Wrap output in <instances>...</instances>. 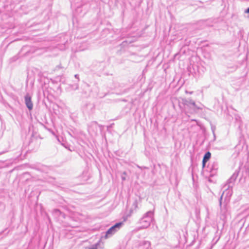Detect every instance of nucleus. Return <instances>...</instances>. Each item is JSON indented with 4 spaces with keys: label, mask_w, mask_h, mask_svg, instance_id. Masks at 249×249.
<instances>
[{
    "label": "nucleus",
    "mask_w": 249,
    "mask_h": 249,
    "mask_svg": "<svg viewBox=\"0 0 249 249\" xmlns=\"http://www.w3.org/2000/svg\"><path fill=\"white\" fill-rule=\"evenodd\" d=\"M53 214L55 216L58 217H62L63 218L65 217V214L61 212L59 209H55L53 210Z\"/></svg>",
    "instance_id": "1a4fd4ad"
},
{
    "label": "nucleus",
    "mask_w": 249,
    "mask_h": 249,
    "mask_svg": "<svg viewBox=\"0 0 249 249\" xmlns=\"http://www.w3.org/2000/svg\"><path fill=\"white\" fill-rule=\"evenodd\" d=\"M95 106L92 103H88L83 107V110L85 113L90 114L93 113Z\"/></svg>",
    "instance_id": "423d86ee"
},
{
    "label": "nucleus",
    "mask_w": 249,
    "mask_h": 249,
    "mask_svg": "<svg viewBox=\"0 0 249 249\" xmlns=\"http://www.w3.org/2000/svg\"><path fill=\"white\" fill-rule=\"evenodd\" d=\"M74 77L76 78H77V79H79V75L78 74H75L74 75Z\"/></svg>",
    "instance_id": "aec40b11"
},
{
    "label": "nucleus",
    "mask_w": 249,
    "mask_h": 249,
    "mask_svg": "<svg viewBox=\"0 0 249 249\" xmlns=\"http://www.w3.org/2000/svg\"><path fill=\"white\" fill-rule=\"evenodd\" d=\"M185 93L187 94H192L193 93V91H188L187 90H186Z\"/></svg>",
    "instance_id": "f3484780"
},
{
    "label": "nucleus",
    "mask_w": 249,
    "mask_h": 249,
    "mask_svg": "<svg viewBox=\"0 0 249 249\" xmlns=\"http://www.w3.org/2000/svg\"><path fill=\"white\" fill-rule=\"evenodd\" d=\"M153 212L149 211L146 213L143 217L140 220V222L142 224L143 228H147L150 226L153 217Z\"/></svg>",
    "instance_id": "f03ea898"
},
{
    "label": "nucleus",
    "mask_w": 249,
    "mask_h": 249,
    "mask_svg": "<svg viewBox=\"0 0 249 249\" xmlns=\"http://www.w3.org/2000/svg\"><path fill=\"white\" fill-rule=\"evenodd\" d=\"M210 176H213L215 175L218 169V163L217 161H213L211 164L210 165Z\"/></svg>",
    "instance_id": "6e6552de"
},
{
    "label": "nucleus",
    "mask_w": 249,
    "mask_h": 249,
    "mask_svg": "<svg viewBox=\"0 0 249 249\" xmlns=\"http://www.w3.org/2000/svg\"><path fill=\"white\" fill-rule=\"evenodd\" d=\"M121 178H122V180H123V181L125 180V177L123 176V175L122 176Z\"/></svg>",
    "instance_id": "6ab92c4d"
},
{
    "label": "nucleus",
    "mask_w": 249,
    "mask_h": 249,
    "mask_svg": "<svg viewBox=\"0 0 249 249\" xmlns=\"http://www.w3.org/2000/svg\"><path fill=\"white\" fill-rule=\"evenodd\" d=\"M18 59V56H14L10 59V62L11 63L14 62L16 61Z\"/></svg>",
    "instance_id": "ddd939ff"
},
{
    "label": "nucleus",
    "mask_w": 249,
    "mask_h": 249,
    "mask_svg": "<svg viewBox=\"0 0 249 249\" xmlns=\"http://www.w3.org/2000/svg\"><path fill=\"white\" fill-rule=\"evenodd\" d=\"M2 232H3V231L0 232V234H2Z\"/></svg>",
    "instance_id": "5701e85b"
},
{
    "label": "nucleus",
    "mask_w": 249,
    "mask_h": 249,
    "mask_svg": "<svg viewBox=\"0 0 249 249\" xmlns=\"http://www.w3.org/2000/svg\"><path fill=\"white\" fill-rule=\"evenodd\" d=\"M25 99V104L26 105V107L28 108L29 110H31L33 108V104L32 101V99L31 96L27 93L24 96Z\"/></svg>",
    "instance_id": "0eeeda50"
},
{
    "label": "nucleus",
    "mask_w": 249,
    "mask_h": 249,
    "mask_svg": "<svg viewBox=\"0 0 249 249\" xmlns=\"http://www.w3.org/2000/svg\"><path fill=\"white\" fill-rule=\"evenodd\" d=\"M100 242L92 245L90 247H85V249H98V246L99 245Z\"/></svg>",
    "instance_id": "9b49d317"
},
{
    "label": "nucleus",
    "mask_w": 249,
    "mask_h": 249,
    "mask_svg": "<svg viewBox=\"0 0 249 249\" xmlns=\"http://www.w3.org/2000/svg\"><path fill=\"white\" fill-rule=\"evenodd\" d=\"M114 124L113 123L112 124H110V125L109 126H107V128H111L112 127V125Z\"/></svg>",
    "instance_id": "412c9836"
},
{
    "label": "nucleus",
    "mask_w": 249,
    "mask_h": 249,
    "mask_svg": "<svg viewBox=\"0 0 249 249\" xmlns=\"http://www.w3.org/2000/svg\"><path fill=\"white\" fill-rule=\"evenodd\" d=\"M123 175H126V172H123Z\"/></svg>",
    "instance_id": "4be33fe9"
},
{
    "label": "nucleus",
    "mask_w": 249,
    "mask_h": 249,
    "mask_svg": "<svg viewBox=\"0 0 249 249\" xmlns=\"http://www.w3.org/2000/svg\"><path fill=\"white\" fill-rule=\"evenodd\" d=\"M178 106L182 112H186L187 108L193 109L194 110L201 109L198 107L196 104L195 102L191 98H181V101H178Z\"/></svg>",
    "instance_id": "f257e3e1"
},
{
    "label": "nucleus",
    "mask_w": 249,
    "mask_h": 249,
    "mask_svg": "<svg viewBox=\"0 0 249 249\" xmlns=\"http://www.w3.org/2000/svg\"><path fill=\"white\" fill-rule=\"evenodd\" d=\"M72 88L74 90L78 89V85L77 84H75L72 86Z\"/></svg>",
    "instance_id": "4468645a"
},
{
    "label": "nucleus",
    "mask_w": 249,
    "mask_h": 249,
    "mask_svg": "<svg viewBox=\"0 0 249 249\" xmlns=\"http://www.w3.org/2000/svg\"><path fill=\"white\" fill-rule=\"evenodd\" d=\"M211 157V153L209 151H207L204 154L202 160L204 162H207Z\"/></svg>",
    "instance_id": "9d476101"
},
{
    "label": "nucleus",
    "mask_w": 249,
    "mask_h": 249,
    "mask_svg": "<svg viewBox=\"0 0 249 249\" xmlns=\"http://www.w3.org/2000/svg\"><path fill=\"white\" fill-rule=\"evenodd\" d=\"M215 129V126H212V132L213 133V136H214V138L215 137V134H214Z\"/></svg>",
    "instance_id": "2eb2a0df"
},
{
    "label": "nucleus",
    "mask_w": 249,
    "mask_h": 249,
    "mask_svg": "<svg viewBox=\"0 0 249 249\" xmlns=\"http://www.w3.org/2000/svg\"><path fill=\"white\" fill-rule=\"evenodd\" d=\"M244 12L247 14H249V7L245 10Z\"/></svg>",
    "instance_id": "dca6fc26"
},
{
    "label": "nucleus",
    "mask_w": 249,
    "mask_h": 249,
    "mask_svg": "<svg viewBox=\"0 0 249 249\" xmlns=\"http://www.w3.org/2000/svg\"><path fill=\"white\" fill-rule=\"evenodd\" d=\"M224 193V192L223 193L220 197L219 198V202L220 209V213L223 216H225L228 212V208L227 204H224L223 205H222V201Z\"/></svg>",
    "instance_id": "39448f33"
},
{
    "label": "nucleus",
    "mask_w": 249,
    "mask_h": 249,
    "mask_svg": "<svg viewBox=\"0 0 249 249\" xmlns=\"http://www.w3.org/2000/svg\"><path fill=\"white\" fill-rule=\"evenodd\" d=\"M207 162H204L202 160V168H204Z\"/></svg>",
    "instance_id": "a211bd4d"
},
{
    "label": "nucleus",
    "mask_w": 249,
    "mask_h": 249,
    "mask_svg": "<svg viewBox=\"0 0 249 249\" xmlns=\"http://www.w3.org/2000/svg\"><path fill=\"white\" fill-rule=\"evenodd\" d=\"M131 43V42L130 41L129 42H128L126 40H125V41H124L121 44H120V46L122 48H124V47H125L126 46H127L128 44V43Z\"/></svg>",
    "instance_id": "f8f14e48"
},
{
    "label": "nucleus",
    "mask_w": 249,
    "mask_h": 249,
    "mask_svg": "<svg viewBox=\"0 0 249 249\" xmlns=\"http://www.w3.org/2000/svg\"><path fill=\"white\" fill-rule=\"evenodd\" d=\"M238 176V172L236 171L232 174L231 178L227 181L226 183L223 186L225 191L229 190L230 188H232L234 184V182Z\"/></svg>",
    "instance_id": "20e7f679"
},
{
    "label": "nucleus",
    "mask_w": 249,
    "mask_h": 249,
    "mask_svg": "<svg viewBox=\"0 0 249 249\" xmlns=\"http://www.w3.org/2000/svg\"><path fill=\"white\" fill-rule=\"evenodd\" d=\"M123 225V223L122 222H118L115 224L106 231L104 238H107L108 237H111L120 229Z\"/></svg>",
    "instance_id": "7ed1b4c3"
}]
</instances>
